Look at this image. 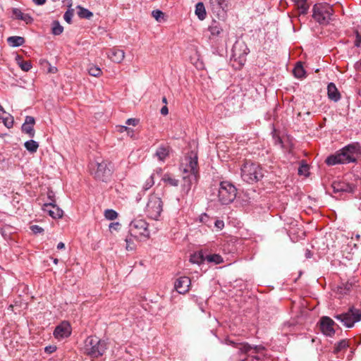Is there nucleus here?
<instances>
[{
	"label": "nucleus",
	"mask_w": 361,
	"mask_h": 361,
	"mask_svg": "<svg viewBox=\"0 0 361 361\" xmlns=\"http://www.w3.org/2000/svg\"><path fill=\"white\" fill-rule=\"evenodd\" d=\"M24 145L26 149L31 153L36 152L39 147L38 143L33 140L25 142Z\"/></svg>",
	"instance_id": "7c9ffc66"
},
{
	"label": "nucleus",
	"mask_w": 361,
	"mask_h": 361,
	"mask_svg": "<svg viewBox=\"0 0 361 361\" xmlns=\"http://www.w3.org/2000/svg\"><path fill=\"white\" fill-rule=\"evenodd\" d=\"M310 255V252H307V257H310V255Z\"/></svg>",
	"instance_id": "338daca9"
},
{
	"label": "nucleus",
	"mask_w": 361,
	"mask_h": 361,
	"mask_svg": "<svg viewBox=\"0 0 361 361\" xmlns=\"http://www.w3.org/2000/svg\"><path fill=\"white\" fill-rule=\"evenodd\" d=\"M312 18L320 25L329 23L334 13L332 7L326 3H319L312 8Z\"/></svg>",
	"instance_id": "0eeeda50"
},
{
	"label": "nucleus",
	"mask_w": 361,
	"mask_h": 361,
	"mask_svg": "<svg viewBox=\"0 0 361 361\" xmlns=\"http://www.w3.org/2000/svg\"><path fill=\"white\" fill-rule=\"evenodd\" d=\"M163 201L160 195L152 193L148 198L145 212L147 217L158 220L163 212Z\"/></svg>",
	"instance_id": "423d86ee"
},
{
	"label": "nucleus",
	"mask_w": 361,
	"mask_h": 361,
	"mask_svg": "<svg viewBox=\"0 0 361 361\" xmlns=\"http://www.w3.org/2000/svg\"><path fill=\"white\" fill-rule=\"evenodd\" d=\"M138 123V121L135 118H128L126 123L128 126H135Z\"/></svg>",
	"instance_id": "3c124183"
},
{
	"label": "nucleus",
	"mask_w": 361,
	"mask_h": 361,
	"mask_svg": "<svg viewBox=\"0 0 361 361\" xmlns=\"http://www.w3.org/2000/svg\"><path fill=\"white\" fill-rule=\"evenodd\" d=\"M328 97L334 102H338L341 98V94L334 83L330 82L327 86Z\"/></svg>",
	"instance_id": "4be33fe9"
},
{
	"label": "nucleus",
	"mask_w": 361,
	"mask_h": 361,
	"mask_svg": "<svg viewBox=\"0 0 361 361\" xmlns=\"http://www.w3.org/2000/svg\"><path fill=\"white\" fill-rule=\"evenodd\" d=\"M214 226L218 230H222L224 227V222L222 220L216 219L214 221Z\"/></svg>",
	"instance_id": "de8ad7c7"
},
{
	"label": "nucleus",
	"mask_w": 361,
	"mask_h": 361,
	"mask_svg": "<svg viewBox=\"0 0 361 361\" xmlns=\"http://www.w3.org/2000/svg\"><path fill=\"white\" fill-rule=\"evenodd\" d=\"M58 262H59V259H56V258L54 259V263L55 264H58Z\"/></svg>",
	"instance_id": "69168bd1"
},
{
	"label": "nucleus",
	"mask_w": 361,
	"mask_h": 361,
	"mask_svg": "<svg viewBox=\"0 0 361 361\" xmlns=\"http://www.w3.org/2000/svg\"><path fill=\"white\" fill-rule=\"evenodd\" d=\"M104 216L108 220H114L118 216V213L113 209H106L104 212Z\"/></svg>",
	"instance_id": "4c0bfd02"
},
{
	"label": "nucleus",
	"mask_w": 361,
	"mask_h": 361,
	"mask_svg": "<svg viewBox=\"0 0 361 361\" xmlns=\"http://www.w3.org/2000/svg\"><path fill=\"white\" fill-rule=\"evenodd\" d=\"M230 0H209V6L212 11L218 16H224L226 13Z\"/></svg>",
	"instance_id": "f8f14e48"
},
{
	"label": "nucleus",
	"mask_w": 361,
	"mask_h": 361,
	"mask_svg": "<svg viewBox=\"0 0 361 361\" xmlns=\"http://www.w3.org/2000/svg\"><path fill=\"white\" fill-rule=\"evenodd\" d=\"M42 210L53 219H61L63 215V211L53 202L44 204Z\"/></svg>",
	"instance_id": "4468645a"
},
{
	"label": "nucleus",
	"mask_w": 361,
	"mask_h": 361,
	"mask_svg": "<svg viewBox=\"0 0 361 361\" xmlns=\"http://www.w3.org/2000/svg\"><path fill=\"white\" fill-rule=\"evenodd\" d=\"M88 73L92 76L99 77L102 74V71L97 66H91L88 69Z\"/></svg>",
	"instance_id": "e433bc0d"
},
{
	"label": "nucleus",
	"mask_w": 361,
	"mask_h": 361,
	"mask_svg": "<svg viewBox=\"0 0 361 361\" xmlns=\"http://www.w3.org/2000/svg\"><path fill=\"white\" fill-rule=\"evenodd\" d=\"M209 30L212 36H219L223 29L219 22L214 20L209 27Z\"/></svg>",
	"instance_id": "b1692460"
},
{
	"label": "nucleus",
	"mask_w": 361,
	"mask_h": 361,
	"mask_svg": "<svg viewBox=\"0 0 361 361\" xmlns=\"http://www.w3.org/2000/svg\"><path fill=\"white\" fill-rule=\"evenodd\" d=\"M162 102H163V103H165V104H166V103H167V100H166V98L165 97H164L162 98Z\"/></svg>",
	"instance_id": "0e129e2a"
},
{
	"label": "nucleus",
	"mask_w": 361,
	"mask_h": 361,
	"mask_svg": "<svg viewBox=\"0 0 361 361\" xmlns=\"http://www.w3.org/2000/svg\"><path fill=\"white\" fill-rule=\"evenodd\" d=\"M293 72L295 78H302L305 77V71L301 62L297 63L296 66L293 68Z\"/></svg>",
	"instance_id": "cd10ccee"
},
{
	"label": "nucleus",
	"mask_w": 361,
	"mask_h": 361,
	"mask_svg": "<svg viewBox=\"0 0 361 361\" xmlns=\"http://www.w3.org/2000/svg\"><path fill=\"white\" fill-rule=\"evenodd\" d=\"M332 188L334 193H353L355 190L354 185L343 181H334Z\"/></svg>",
	"instance_id": "2eb2a0df"
},
{
	"label": "nucleus",
	"mask_w": 361,
	"mask_h": 361,
	"mask_svg": "<svg viewBox=\"0 0 361 361\" xmlns=\"http://www.w3.org/2000/svg\"><path fill=\"white\" fill-rule=\"evenodd\" d=\"M357 145H348L343 148L340 152L327 157L326 163L329 166H333L338 164L355 162L357 159Z\"/></svg>",
	"instance_id": "20e7f679"
},
{
	"label": "nucleus",
	"mask_w": 361,
	"mask_h": 361,
	"mask_svg": "<svg viewBox=\"0 0 361 361\" xmlns=\"http://www.w3.org/2000/svg\"><path fill=\"white\" fill-rule=\"evenodd\" d=\"M30 230L33 233L37 234L41 233L44 231V229L38 225H32L30 226Z\"/></svg>",
	"instance_id": "37998d69"
},
{
	"label": "nucleus",
	"mask_w": 361,
	"mask_h": 361,
	"mask_svg": "<svg viewBox=\"0 0 361 361\" xmlns=\"http://www.w3.org/2000/svg\"><path fill=\"white\" fill-rule=\"evenodd\" d=\"M5 114L6 112L4 111L3 107L0 105V118H1Z\"/></svg>",
	"instance_id": "680f3d73"
},
{
	"label": "nucleus",
	"mask_w": 361,
	"mask_h": 361,
	"mask_svg": "<svg viewBox=\"0 0 361 361\" xmlns=\"http://www.w3.org/2000/svg\"><path fill=\"white\" fill-rule=\"evenodd\" d=\"M48 198L51 200L50 202H53L55 204V200L54 199V194L52 191H49L47 194Z\"/></svg>",
	"instance_id": "4d7b16f0"
},
{
	"label": "nucleus",
	"mask_w": 361,
	"mask_h": 361,
	"mask_svg": "<svg viewBox=\"0 0 361 361\" xmlns=\"http://www.w3.org/2000/svg\"><path fill=\"white\" fill-rule=\"evenodd\" d=\"M226 343L232 345L240 353L246 355L242 361H261L264 357L265 348L262 345L252 346L247 343H238L230 339L226 340Z\"/></svg>",
	"instance_id": "f03ea898"
},
{
	"label": "nucleus",
	"mask_w": 361,
	"mask_h": 361,
	"mask_svg": "<svg viewBox=\"0 0 361 361\" xmlns=\"http://www.w3.org/2000/svg\"><path fill=\"white\" fill-rule=\"evenodd\" d=\"M185 166L183 168V182L181 185V192L183 195H188L192 184L197 181L198 170H197V157L196 154L186 157Z\"/></svg>",
	"instance_id": "f257e3e1"
},
{
	"label": "nucleus",
	"mask_w": 361,
	"mask_h": 361,
	"mask_svg": "<svg viewBox=\"0 0 361 361\" xmlns=\"http://www.w3.org/2000/svg\"><path fill=\"white\" fill-rule=\"evenodd\" d=\"M353 286V283L350 282L342 283L341 286H338L337 293L342 295H347L351 291Z\"/></svg>",
	"instance_id": "393cba45"
},
{
	"label": "nucleus",
	"mask_w": 361,
	"mask_h": 361,
	"mask_svg": "<svg viewBox=\"0 0 361 361\" xmlns=\"http://www.w3.org/2000/svg\"><path fill=\"white\" fill-rule=\"evenodd\" d=\"M129 233L139 240H147L149 238L148 224L144 219H134L129 225Z\"/></svg>",
	"instance_id": "6e6552de"
},
{
	"label": "nucleus",
	"mask_w": 361,
	"mask_h": 361,
	"mask_svg": "<svg viewBox=\"0 0 361 361\" xmlns=\"http://www.w3.org/2000/svg\"><path fill=\"white\" fill-rule=\"evenodd\" d=\"M295 6L298 9L300 15H305L310 8V4L307 0H293Z\"/></svg>",
	"instance_id": "5701e85b"
},
{
	"label": "nucleus",
	"mask_w": 361,
	"mask_h": 361,
	"mask_svg": "<svg viewBox=\"0 0 361 361\" xmlns=\"http://www.w3.org/2000/svg\"><path fill=\"white\" fill-rule=\"evenodd\" d=\"M12 13L14 18L23 20L26 24H30L33 21V18L30 14L23 13L19 8H13Z\"/></svg>",
	"instance_id": "aec40b11"
},
{
	"label": "nucleus",
	"mask_w": 361,
	"mask_h": 361,
	"mask_svg": "<svg viewBox=\"0 0 361 361\" xmlns=\"http://www.w3.org/2000/svg\"><path fill=\"white\" fill-rule=\"evenodd\" d=\"M111 164L106 161L91 164V173L96 179L106 181L111 176Z\"/></svg>",
	"instance_id": "9b49d317"
},
{
	"label": "nucleus",
	"mask_w": 361,
	"mask_h": 361,
	"mask_svg": "<svg viewBox=\"0 0 361 361\" xmlns=\"http://www.w3.org/2000/svg\"><path fill=\"white\" fill-rule=\"evenodd\" d=\"M195 14L201 20H204L206 18V10L203 3L199 2L196 4Z\"/></svg>",
	"instance_id": "bb28decb"
},
{
	"label": "nucleus",
	"mask_w": 361,
	"mask_h": 361,
	"mask_svg": "<svg viewBox=\"0 0 361 361\" xmlns=\"http://www.w3.org/2000/svg\"><path fill=\"white\" fill-rule=\"evenodd\" d=\"M32 1L36 5H38V6L43 5L46 2V0H32Z\"/></svg>",
	"instance_id": "bf43d9fd"
},
{
	"label": "nucleus",
	"mask_w": 361,
	"mask_h": 361,
	"mask_svg": "<svg viewBox=\"0 0 361 361\" xmlns=\"http://www.w3.org/2000/svg\"><path fill=\"white\" fill-rule=\"evenodd\" d=\"M35 123V118L32 116H27L25 117V123L23 124L30 125L33 127Z\"/></svg>",
	"instance_id": "49530a36"
},
{
	"label": "nucleus",
	"mask_w": 361,
	"mask_h": 361,
	"mask_svg": "<svg viewBox=\"0 0 361 361\" xmlns=\"http://www.w3.org/2000/svg\"><path fill=\"white\" fill-rule=\"evenodd\" d=\"M190 283V279L188 277L182 276L176 281L174 287L178 293L185 294L189 290Z\"/></svg>",
	"instance_id": "6ab92c4d"
},
{
	"label": "nucleus",
	"mask_w": 361,
	"mask_h": 361,
	"mask_svg": "<svg viewBox=\"0 0 361 361\" xmlns=\"http://www.w3.org/2000/svg\"><path fill=\"white\" fill-rule=\"evenodd\" d=\"M236 188L230 182L222 181L219 188V200L222 204L231 203L236 197Z\"/></svg>",
	"instance_id": "1a4fd4ad"
},
{
	"label": "nucleus",
	"mask_w": 361,
	"mask_h": 361,
	"mask_svg": "<svg viewBox=\"0 0 361 361\" xmlns=\"http://www.w3.org/2000/svg\"><path fill=\"white\" fill-rule=\"evenodd\" d=\"M162 180L171 186H178V180L176 179L174 177H173L169 173H166L164 175Z\"/></svg>",
	"instance_id": "2f4dec72"
},
{
	"label": "nucleus",
	"mask_w": 361,
	"mask_h": 361,
	"mask_svg": "<svg viewBox=\"0 0 361 361\" xmlns=\"http://www.w3.org/2000/svg\"><path fill=\"white\" fill-rule=\"evenodd\" d=\"M56 347L54 346V345H49V346L45 347V348H44V351L48 353H52L54 351H56Z\"/></svg>",
	"instance_id": "5fc2aeb1"
},
{
	"label": "nucleus",
	"mask_w": 361,
	"mask_h": 361,
	"mask_svg": "<svg viewBox=\"0 0 361 361\" xmlns=\"http://www.w3.org/2000/svg\"><path fill=\"white\" fill-rule=\"evenodd\" d=\"M310 255V252H307V257H310V255Z\"/></svg>",
	"instance_id": "774afa93"
},
{
	"label": "nucleus",
	"mask_w": 361,
	"mask_h": 361,
	"mask_svg": "<svg viewBox=\"0 0 361 361\" xmlns=\"http://www.w3.org/2000/svg\"><path fill=\"white\" fill-rule=\"evenodd\" d=\"M117 128H118V130L119 132H121V133L127 132L128 135H129L130 137H133V130L131 128H128L124 126H118Z\"/></svg>",
	"instance_id": "79ce46f5"
},
{
	"label": "nucleus",
	"mask_w": 361,
	"mask_h": 361,
	"mask_svg": "<svg viewBox=\"0 0 361 361\" xmlns=\"http://www.w3.org/2000/svg\"><path fill=\"white\" fill-rule=\"evenodd\" d=\"M107 57L113 62L120 63L125 58V52L123 50L116 47L109 49L106 53Z\"/></svg>",
	"instance_id": "a211bd4d"
},
{
	"label": "nucleus",
	"mask_w": 361,
	"mask_h": 361,
	"mask_svg": "<svg viewBox=\"0 0 361 361\" xmlns=\"http://www.w3.org/2000/svg\"><path fill=\"white\" fill-rule=\"evenodd\" d=\"M78 8H79L78 16L80 18L89 19L93 16L92 13L90 12L89 10L82 8L80 6H79Z\"/></svg>",
	"instance_id": "c9c22d12"
},
{
	"label": "nucleus",
	"mask_w": 361,
	"mask_h": 361,
	"mask_svg": "<svg viewBox=\"0 0 361 361\" xmlns=\"http://www.w3.org/2000/svg\"><path fill=\"white\" fill-rule=\"evenodd\" d=\"M355 46L357 47H359L361 46V35H360L357 31L356 32Z\"/></svg>",
	"instance_id": "8fccbe9b"
},
{
	"label": "nucleus",
	"mask_w": 361,
	"mask_h": 361,
	"mask_svg": "<svg viewBox=\"0 0 361 361\" xmlns=\"http://www.w3.org/2000/svg\"><path fill=\"white\" fill-rule=\"evenodd\" d=\"M348 347V342L346 340H342L335 345L334 353L335 354L338 353L343 350L346 349Z\"/></svg>",
	"instance_id": "473e14b6"
},
{
	"label": "nucleus",
	"mask_w": 361,
	"mask_h": 361,
	"mask_svg": "<svg viewBox=\"0 0 361 361\" xmlns=\"http://www.w3.org/2000/svg\"><path fill=\"white\" fill-rule=\"evenodd\" d=\"M170 150L169 145H161L157 148L155 156L159 161H164L169 156Z\"/></svg>",
	"instance_id": "412c9836"
},
{
	"label": "nucleus",
	"mask_w": 361,
	"mask_h": 361,
	"mask_svg": "<svg viewBox=\"0 0 361 361\" xmlns=\"http://www.w3.org/2000/svg\"><path fill=\"white\" fill-rule=\"evenodd\" d=\"M8 43L12 47H20L25 43V39L23 37L12 36L7 39Z\"/></svg>",
	"instance_id": "a878e982"
},
{
	"label": "nucleus",
	"mask_w": 361,
	"mask_h": 361,
	"mask_svg": "<svg viewBox=\"0 0 361 361\" xmlns=\"http://www.w3.org/2000/svg\"><path fill=\"white\" fill-rule=\"evenodd\" d=\"M121 226V224L118 222L111 223L109 225V229L111 231L112 230H118L119 227Z\"/></svg>",
	"instance_id": "6e6d98bb"
},
{
	"label": "nucleus",
	"mask_w": 361,
	"mask_h": 361,
	"mask_svg": "<svg viewBox=\"0 0 361 361\" xmlns=\"http://www.w3.org/2000/svg\"><path fill=\"white\" fill-rule=\"evenodd\" d=\"M22 130L27 133L30 137H33L35 136V130L33 127L30 125L23 124Z\"/></svg>",
	"instance_id": "ea45409f"
},
{
	"label": "nucleus",
	"mask_w": 361,
	"mask_h": 361,
	"mask_svg": "<svg viewBox=\"0 0 361 361\" xmlns=\"http://www.w3.org/2000/svg\"><path fill=\"white\" fill-rule=\"evenodd\" d=\"M72 16L73 15L70 11H66L64 14L63 18L67 23H71Z\"/></svg>",
	"instance_id": "603ef678"
},
{
	"label": "nucleus",
	"mask_w": 361,
	"mask_h": 361,
	"mask_svg": "<svg viewBox=\"0 0 361 361\" xmlns=\"http://www.w3.org/2000/svg\"><path fill=\"white\" fill-rule=\"evenodd\" d=\"M334 322L330 317L324 316L322 317L319 322L320 330L327 336H333L335 334L334 329Z\"/></svg>",
	"instance_id": "ddd939ff"
},
{
	"label": "nucleus",
	"mask_w": 361,
	"mask_h": 361,
	"mask_svg": "<svg viewBox=\"0 0 361 361\" xmlns=\"http://www.w3.org/2000/svg\"><path fill=\"white\" fill-rule=\"evenodd\" d=\"M233 57L236 60L238 56L240 61H245V56L248 54L249 49L244 43L235 42L232 49Z\"/></svg>",
	"instance_id": "dca6fc26"
},
{
	"label": "nucleus",
	"mask_w": 361,
	"mask_h": 361,
	"mask_svg": "<svg viewBox=\"0 0 361 361\" xmlns=\"http://www.w3.org/2000/svg\"><path fill=\"white\" fill-rule=\"evenodd\" d=\"M308 171V166L307 164H302L298 169V173L300 175H306Z\"/></svg>",
	"instance_id": "c03bdc74"
},
{
	"label": "nucleus",
	"mask_w": 361,
	"mask_h": 361,
	"mask_svg": "<svg viewBox=\"0 0 361 361\" xmlns=\"http://www.w3.org/2000/svg\"><path fill=\"white\" fill-rule=\"evenodd\" d=\"M154 184V174H152L145 181L144 185H143V189L145 190H149L150 188H152L153 186V185Z\"/></svg>",
	"instance_id": "a19ab883"
},
{
	"label": "nucleus",
	"mask_w": 361,
	"mask_h": 361,
	"mask_svg": "<svg viewBox=\"0 0 361 361\" xmlns=\"http://www.w3.org/2000/svg\"><path fill=\"white\" fill-rule=\"evenodd\" d=\"M126 250H133L135 249V245L133 242H131V239L130 238H126Z\"/></svg>",
	"instance_id": "a18cd8bd"
},
{
	"label": "nucleus",
	"mask_w": 361,
	"mask_h": 361,
	"mask_svg": "<svg viewBox=\"0 0 361 361\" xmlns=\"http://www.w3.org/2000/svg\"><path fill=\"white\" fill-rule=\"evenodd\" d=\"M64 247H65V244H64L63 243L60 242L59 243H58V245H57V248H58L59 250L63 249V248H64Z\"/></svg>",
	"instance_id": "052dcab7"
},
{
	"label": "nucleus",
	"mask_w": 361,
	"mask_h": 361,
	"mask_svg": "<svg viewBox=\"0 0 361 361\" xmlns=\"http://www.w3.org/2000/svg\"><path fill=\"white\" fill-rule=\"evenodd\" d=\"M356 66L357 68L361 70V60L356 63Z\"/></svg>",
	"instance_id": "e2e57ef3"
},
{
	"label": "nucleus",
	"mask_w": 361,
	"mask_h": 361,
	"mask_svg": "<svg viewBox=\"0 0 361 361\" xmlns=\"http://www.w3.org/2000/svg\"><path fill=\"white\" fill-rule=\"evenodd\" d=\"M199 258H200L201 261L203 260V257L202 255H199L197 256L196 255H191L190 261L192 263H199V260H198Z\"/></svg>",
	"instance_id": "09e8293b"
},
{
	"label": "nucleus",
	"mask_w": 361,
	"mask_h": 361,
	"mask_svg": "<svg viewBox=\"0 0 361 361\" xmlns=\"http://www.w3.org/2000/svg\"><path fill=\"white\" fill-rule=\"evenodd\" d=\"M71 326L68 322H63L57 326L54 331V336L58 339L66 338L71 335Z\"/></svg>",
	"instance_id": "f3484780"
},
{
	"label": "nucleus",
	"mask_w": 361,
	"mask_h": 361,
	"mask_svg": "<svg viewBox=\"0 0 361 361\" xmlns=\"http://www.w3.org/2000/svg\"><path fill=\"white\" fill-rule=\"evenodd\" d=\"M240 176L245 182L253 184L262 180L264 170L259 164L247 160L240 167Z\"/></svg>",
	"instance_id": "7ed1b4c3"
},
{
	"label": "nucleus",
	"mask_w": 361,
	"mask_h": 361,
	"mask_svg": "<svg viewBox=\"0 0 361 361\" xmlns=\"http://www.w3.org/2000/svg\"><path fill=\"white\" fill-rule=\"evenodd\" d=\"M204 260H207L208 262H213L215 264H219L223 262V258L219 254L207 255Z\"/></svg>",
	"instance_id": "c756f323"
},
{
	"label": "nucleus",
	"mask_w": 361,
	"mask_h": 361,
	"mask_svg": "<svg viewBox=\"0 0 361 361\" xmlns=\"http://www.w3.org/2000/svg\"><path fill=\"white\" fill-rule=\"evenodd\" d=\"M1 118L3 119L4 124L8 128H11L13 127L14 120H13V117L11 115L8 114L6 117L2 116Z\"/></svg>",
	"instance_id": "58836bf2"
},
{
	"label": "nucleus",
	"mask_w": 361,
	"mask_h": 361,
	"mask_svg": "<svg viewBox=\"0 0 361 361\" xmlns=\"http://www.w3.org/2000/svg\"><path fill=\"white\" fill-rule=\"evenodd\" d=\"M334 318L340 321L345 326L351 328L355 322L361 320V310L352 307L347 312L334 315Z\"/></svg>",
	"instance_id": "9d476101"
},
{
	"label": "nucleus",
	"mask_w": 361,
	"mask_h": 361,
	"mask_svg": "<svg viewBox=\"0 0 361 361\" xmlns=\"http://www.w3.org/2000/svg\"><path fill=\"white\" fill-rule=\"evenodd\" d=\"M63 27L59 21H54L52 23V33L55 35H59L63 32Z\"/></svg>",
	"instance_id": "f704fd0d"
},
{
	"label": "nucleus",
	"mask_w": 361,
	"mask_h": 361,
	"mask_svg": "<svg viewBox=\"0 0 361 361\" xmlns=\"http://www.w3.org/2000/svg\"><path fill=\"white\" fill-rule=\"evenodd\" d=\"M161 114L162 115H167L168 113H169V109H168V107L166 106H163L161 109Z\"/></svg>",
	"instance_id": "13d9d810"
},
{
	"label": "nucleus",
	"mask_w": 361,
	"mask_h": 361,
	"mask_svg": "<svg viewBox=\"0 0 361 361\" xmlns=\"http://www.w3.org/2000/svg\"><path fill=\"white\" fill-rule=\"evenodd\" d=\"M209 219V216L207 214H202L200 217V221L202 223L207 224L208 223V220Z\"/></svg>",
	"instance_id": "864d4df0"
},
{
	"label": "nucleus",
	"mask_w": 361,
	"mask_h": 361,
	"mask_svg": "<svg viewBox=\"0 0 361 361\" xmlns=\"http://www.w3.org/2000/svg\"><path fill=\"white\" fill-rule=\"evenodd\" d=\"M152 16L159 23H163L166 21L165 14L160 10L152 11Z\"/></svg>",
	"instance_id": "72a5a7b5"
},
{
	"label": "nucleus",
	"mask_w": 361,
	"mask_h": 361,
	"mask_svg": "<svg viewBox=\"0 0 361 361\" xmlns=\"http://www.w3.org/2000/svg\"><path fill=\"white\" fill-rule=\"evenodd\" d=\"M16 61L18 65L20 67V68L24 71H28L32 68L31 62L29 61H23L22 57L18 55L16 56Z\"/></svg>",
	"instance_id": "c85d7f7f"
},
{
	"label": "nucleus",
	"mask_w": 361,
	"mask_h": 361,
	"mask_svg": "<svg viewBox=\"0 0 361 361\" xmlns=\"http://www.w3.org/2000/svg\"><path fill=\"white\" fill-rule=\"evenodd\" d=\"M106 350V343L95 336H88L84 344L85 353L92 357L102 355Z\"/></svg>",
	"instance_id": "39448f33"
}]
</instances>
